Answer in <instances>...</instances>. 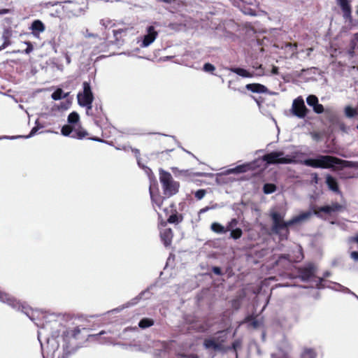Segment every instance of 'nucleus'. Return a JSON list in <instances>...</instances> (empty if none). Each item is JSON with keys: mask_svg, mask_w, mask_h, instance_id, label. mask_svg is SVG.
I'll return each instance as SVG.
<instances>
[{"mask_svg": "<svg viewBox=\"0 0 358 358\" xmlns=\"http://www.w3.org/2000/svg\"><path fill=\"white\" fill-rule=\"evenodd\" d=\"M303 155L299 151L285 155L282 151L271 152L265 155L262 159L268 164H303L313 168L329 169L338 164V159L329 155H320L315 159H300Z\"/></svg>", "mask_w": 358, "mask_h": 358, "instance_id": "f257e3e1", "label": "nucleus"}, {"mask_svg": "<svg viewBox=\"0 0 358 358\" xmlns=\"http://www.w3.org/2000/svg\"><path fill=\"white\" fill-rule=\"evenodd\" d=\"M270 215L273 220V232L280 234V236L286 238L288 234L287 227L307 220L311 215V213L306 212L301 213L287 222L284 221L285 215V210H284L278 211L276 208H273L271 210Z\"/></svg>", "mask_w": 358, "mask_h": 358, "instance_id": "f03ea898", "label": "nucleus"}, {"mask_svg": "<svg viewBox=\"0 0 358 358\" xmlns=\"http://www.w3.org/2000/svg\"><path fill=\"white\" fill-rule=\"evenodd\" d=\"M159 180L162 185L164 194L167 196L176 194L179 188V183L173 180L171 175L163 170H160Z\"/></svg>", "mask_w": 358, "mask_h": 358, "instance_id": "7ed1b4c3", "label": "nucleus"}, {"mask_svg": "<svg viewBox=\"0 0 358 358\" xmlns=\"http://www.w3.org/2000/svg\"><path fill=\"white\" fill-rule=\"evenodd\" d=\"M78 102L80 106L87 108V113L92 108V101L94 100L93 94L90 84L87 82L83 83V90L77 95Z\"/></svg>", "mask_w": 358, "mask_h": 358, "instance_id": "20e7f679", "label": "nucleus"}, {"mask_svg": "<svg viewBox=\"0 0 358 358\" xmlns=\"http://www.w3.org/2000/svg\"><path fill=\"white\" fill-rule=\"evenodd\" d=\"M61 133L64 136H71L77 139H83L88 135V133L80 125H64Z\"/></svg>", "mask_w": 358, "mask_h": 358, "instance_id": "39448f33", "label": "nucleus"}, {"mask_svg": "<svg viewBox=\"0 0 358 358\" xmlns=\"http://www.w3.org/2000/svg\"><path fill=\"white\" fill-rule=\"evenodd\" d=\"M158 36V31L153 25L146 27L145 33L142 36L138 38L137 43L141 48H147L150 45Z\"/></svg>", "mask_w": 358, "mask_h": 358, "instance_id": "423d86ee", "label": "nucleus"}, {"mask_svg": "<svg viewBox=\"0 0 358 358\" xmlns=\"http://www.w3.org/2000/svg\"><path fill=\"white\" fill-rule=\"evenodd\" d=\"M292 111L295 116L299 118H303L306 115L308 110L302 97L299 96L294 100L292 106Z\"/></svg>", "mask_w": 358, "mask_h": 358, "instance_id": "0eeeda50", "label": "nucleus"}, {"mask_svg": "<svg viewBox=\"0 0 358 358\" xmlns=\"http://www.w3.org/2000/svg\"><path fill=\"white\" fill-rule=\"evenodd\" d=\"M41 347L43 358H53L58 344L55 339H48L47 349H45L42 344Z\"/></svg>", "mask_w": 358, "mask_h": 358, "instance_id": "6e6552de", "label": "nucleus"}, {"mask_svg": "<svg viewBox=\"0 0 358 358\" xmlns=\"http://www.w3.org/2000/svg\"><path fill=\"white\" fill-rule=\"evenodd\" d=\"M29 29L31 31V34L36 38H40V34L45 31V27L42 21L40 20H35L32 22Z\"/></svg>", "mask_w": 358, "mask_h": 358, "instance_id": "1a4fd4ad", "label": "nucleus"}, {"mask_svg": "<svg viewBox=\"0 0 358 358\" xmlns=\"http://www.w3.org/2000/svg\"><path fill=\"white\" fill-rule=\"evenodd\" d=\"M0 301L3 303H6L9 306L13 307L14 308L20 309V307L22 308V311H24V307L22 306L18 301H17L14 298L9 296L8 294L5 292H2L0 291Z\"/></svg>", "mask_w": 358, "mask_h": 358, "instance_id": "9d476101", "label": "nucleus"}, {"mask_svg": "<svg viewBox=\"0 0 358 358\" xmlns=\"http://www.w3.org/2000/svg\"><path fill=\"white\" fill-rule=\"evenodd\" d=\"M25 314L34 321L37 326H43V324L38 322V320H43L46 317V315L38 310H24Z\"/></svg>", "mask_w": 358, "mask_h": 358, "instance_id": "9b49d317", "label": "nucleus"}, {"mask_svg": "<svg viewBox=\"0 0 358 358\" xmlns=\"http://www.w3.org/2000/svg\"><path fill=\"white\" fill-rule=\"evenodd\" d=\"M315 271V267L312 264H309L299 270V276L303 280H308L314 275Z\"/></svg>", "mask_w": 358, "mask_h": 358, "instance_id": "f8f14e48", "label": "nucleus"}, {"mask_svg": "<svg viewBox=\"0 0 358 358\" xmlns=\"http://www.w3.org/2000/svg\"><path fill=\"white\" fill-rule=\"evenodd\" d=\"M337 3L341 8L343 13V17L346 20H351V6L349 0H336Z\"/></svg>", "mask_w": 358, "mask_h": 358, "instance_id": "ddd939ff", "label": "nucleus"}, {"mask_svg": "<svg viewBox=\"0 0 358 358\" xmlns=\"http://www.w3.org/2000/svg\"><path fill=\"white\" fill-rule=\"evenodd\" d=\"M161 238L166 246L169 245L171 243L173 233L170 228H165L161 229L160 231Z\"/></svg>", "mask_w": 358, "mask_h": 358, "instance_id": "4468645a", "label": "nucleus"}, {"mask_svg": "<svg viewBox=\"0 0 358 358\" xmlns=\"http://www.w3.org/2000/svg\"><path fill=\"white\" fill-rule=\"evenodd\" d=\"M246 89L255 93H266L268 92V89L266 86L259 84V83H252L248 84L245 86Z\"/></svg>", "mask_w": 358, "mask_h": 358, "instance_id": "2eb2a0df", "label": "nucleus"}, {"mask_svg": "<svg viewBox=\"0 0 358 358\" xmlns=\"http://www.w3.org/2000/svg\"><path fill=\"white\" fill-rule=\"evenodd\" d=\"M254 168V163H250L246 164H242L237 166L235 168L230 169L227 170V173H243L247 171L249 169H252Z\"/></svg>", "mask_w": 358, "mask_h": 358, "instance_id": "dca6fc26", "label": "nucleus"}, {"mask_svg": "<svg viewBox=\"0 0 358 358\" xmlns=\"http://www.w3.org/2000/svg\"><path fill=\"white\" fill-rule=\"evenodd\" d=\"M341 206L338 204H334L332 206H326L320 208L318 210H315V214H320V213H325L330 214L332 212L337 210Z\"/></svg>", "mask_w": 358, "mask_h": 358, "instance_id": "f3484780", "label": "nucleus"}, {"mask_svg": "<svg viewBox=\"0 0 358 358\" xmlns=\"http://www.w3.org/2000/svg\"><path fill=\"white\" fill-rule=\"evenodd\" d=\"M150 194L152 203L155 204L159 208H160L163 203L164 199L161 196L154 194L152 189V185H150Z\"/></svg>", "mask_w": 358, "mask_h": 358, "instance_id": "a211bd4d", "label": "nucleus"}, {"mask_svg": "<svg viewBox=\"0 0 358 358\" xmlns=\"http://www.w3.org/2000/svg\"><path fill=\"white\" fill-rule=\"evenodd\" d=\"M326 182L330 189H331L334 192L338 191L337 182L333 177L328 175L326 178Z\"/></svg>", "mask_w": 358, "mask_h": 358, "instance_id": "6ab92c4d", "label": "nucleus"}, {"mask_svg": "<svg viewBox=\"0 0 358 358\" xmlns=\"http://www.w3.org/2000/svg\"><path fill=\"white\" fill-rule=\"evenodd\" d=\"M231 71L243 78H251L253 76L252 73H250L249 71L244 69L233 68L231 69Z\"/></svg>", "mask_w": 358, "mask_h": 358, "instance_id": "aec40b11", "label": "nucleus"}, {"mask_svg": "<svg viewBox=\"0 0 358 358\" xmlns=\"http://www.w3.org/2000/svg\"><path fill=\"white\" fill-rule=\"evenodd\" d=\"M69 96V93H64L60 88L57 89L51 95L52 99L57 101L66 98Z\"/></svg>", "mask_w": 358, "mask_h": 358, "instance_id": "412c9836", "label": "nucleus"}, {"mask_svg": "<svg viewBox=\"0 0 358 358\" xmlns=\"http://www.w3.org/2000/svg\"><path fill=\"white\" fill-rule=\"evenodd\" d=\"M316 356L315 351L311 348H305L301 354V358H316Z\"/></svg>", "mask_w": 358, "mask_h": 358, "instance_id": "4be33fe9", "label": "nucleus"}, {"mask_svg": "<svg viewBox=\"0 0 358 358\" xmlns=\"http://www.w3.org/2000/svg\"><path fill=\"white\" fill-rule=\"evenodd\" d=\"M211 229L217 234H224L227 231V229L217 222H214L211 224Z\"/></svg>", "mask_w": 358, "mask_h": 358, "instance_id": "5701e85b", "label": "nucleus"}, {"mask_svg": "<svg viewBox=\"0 0 358 358\" xmlns=\"http://www.w3.org/2000/svg\"><path fill=\"white\" fill-rule=\"evenodd\" d=\"M204 345L206 348H213L215 350H218L221 348L220 343L211 339L206 340L204 342Z\"/></svg>", "mask_w": 358, "mask_h": 358, "instance_id": "b1692460", "label": "nucleus"}, {"mask_svg": "<svg viewBox=\"0 0 358 358\" xmlns=\"http://www.w3.org/2000/svg\"><path fill=\"white\" fill-rule=\"evenodd\" d=\"M79 115L76 112H72L68 116V122L75 125L74 124H77L79 121Z\"/></svg>", "mask_w": 358, "mask_h": 358, "instance_id": "393cba45", "label": "nucleus"}, {"mask_svg": "<svg viewBox=\"0 0 358 358\" xmlns=\"http://www.w3.org/2000/svg\"><path fill=\"white\" fill-rule=\"evenodd\" d=\"M296 252V255L295 257H292L289 255H288L289 261L299 262L300 260H301L303 259V254L301 252L300 248H297V250Z\"/></svg>", "mask_w": 358, "mask_h": 358, "instance_id": "a878e982", "label": "nucleus"}, {"mask_svg": "<svg viewBox=\"0 0 358 358\" xmlns=\"http://www.w3.org/2000/svg\"><path fill=\"white\" fill-rule=\"evenodd\" d=\"M181 220L182 217L176 213L170 215L169 217L168 218V222L172 224L178 223Z\"/></svg>", "mask_w": 358, "mask_h": 358, "instance_id": "bb28decb", "label": "nucleus"}, {"mask_svg": "<svg viewBox=\"0 0 358 358\" xmlns=\"http://www.w3.org/2000/svg\"><path fill=\"white\" fill-rule=\"evenodd\" d=\"M345 113L347 117H352L357 113V112L355 108H353L350 106H347L345 108Z\"/></svg>", "mask_w": 358, "mask_h": 358, "instance_id": "cd10ccee", "label": "nucleus"}, {"mask_svg": "<svg viewBox=\"0 0 358 358\" xmlns=\"http://www.w3.org/2000/svg\"><path fill=\"white\" fill-rule=\"evenodd\" d=\"M306 101L309 106L314 107L318 103V99L315 95H310L307 97Z\"/></svg>", "mask_w": 358, "mask_h": 358, "instance_id": "c85d7f7f", "label": "nucleus"}, {"mask_svg": "<svg viewBox=\"0 0 358 358\" xmlns=\"http://www.w3.org/2000/svg\"><path fill=\"white\" fill-rule=\"evenodd\" d=\"M153 324V322L149 319H143L139 322V327L141 328H146L152 326Z\"/></svg>", "mask_w": 358, "mask_h": 358, "instance_id": "c756f323", "label": "nucleus"}, {"mask_svg": "<svg viewBox=\"0 0 358 358\" xmlns=\"http://www.w3.org/2000/svg\"><path fill=\"white\" fill-rule=\"evenodd\" d=\"M275 190V186L273 184H266L264 186V192L266 194H271Z\"/></svg>", "mask_w": 358, "mask_h": 358, "instance_id": "7c9ffc66", "label": "nucleus"}, {"mask_svg": "<svg viewBox=\"0 0 358 358\" xmlns=\"http://www.w3.org/2000/svg\"><path fill=\"white\" fill-rule=\"evenodd\" d=\"M242 235V231L241 229H232L231 231V236L234 239L239 238Z\"/></svg>", "mask_w": 358, "mask_h": 358, "instance_id": "2f4dec72", "label": "nucleus"}, {"mask_svg": "<svg viewBox=\"0 0 358 358\" xmlns=\"http://www.w3.org/2000/svg\"><path fill=\"white\" fill-rule=\"evenodd\" d=\"M332 288L337 291H342L349 293L350 292V291L347 287H345L340 284H334V286Z\"/></svg>", "mask_w": 358, "mask_h": 358, "instance_id": "473e14b6", "label": "nucleus"}, {"mask_svg": "<svg viewBox=\"0 0 358 358\" xmlns=\"http://www.w3.org/2000/svg\"><path fill=\"white\" fill-rule=\"evenodd\" d=\"M206 190L204 189H199L195 192V196L197 199H202L206 195Z\"/></svg>", "mask_w": 358, "mask_h": 358, "instance_id": "72a5a7b5", "label": "nucleus"}, {"mask_svg": "<svg viewBox=\"0 0 358 358\" xmlns=\"http://www.w3.org/2000/svg\"><path fill=\"white\" fill-rule=\"evenodd\" d=\"M126 31H127L126 29H120L114 30L113 34H114L115 37L117 39H118L119 36L120 37L123 34H125Z\"/></svg>", "mask_w": 358, "mask_h": 358, "instance_id": "f704fd0d", "label": "nucleus"}, {"mask_svg": "<svg viewBox=\"0 0 358 358\" xmlns=\"http://www.w3.org/2000/svg\"><path fill=\"white\" fill-rule=\"evenodd\" d=\"M203 70L206 72H212L215 70V66L209 63H206L203 66Z\"/></svg>", "mask_w": 358, "mask_h": 358, "instance_id": "c9c22d12", "label": "nucleus"}, {"mask_svg": "<svg viewBox=\"0 0 358 358\" xmlns=\"http://www.w3.org/2000/svg\"><path fill=\"white\" fill-rule=\"evenodd\" d=\"M313 110L317 113H322L323 112V110H324V108H323V106L322 104H320V103H317L313 107Z\"/></svg>", "mask_w": 358, "mask_h": 358, "instance_id": "e433bc0d", "label": "nucleus"}, {"mask_svg": "<svg viewBox=\"0 0 358 358\" xmlns=\"http://www.w3.org/2000/svg\"><path fill=\"white\" fill-rule=\"evenodd\" d=\"M24 43H25V44L27 45V48H26V49H25V50H24V52H25L26 54H29V53H30V52H31L33 51V50H34L33 45H32V44H31L30 42H29V41H26V42H24Z\"/></svg>", "mask_w": 358, "mask_h": 358, "instance_id": "4c0bfd02", "label": "nucleus"}, {"mask_svg": "<svg viewBox=\"0 0 358 358\" xmlns=\"http://www.w3.org/2000/svg\"><path fill=\"white\" fill-rule=\"evenodd\" d=\"M237 224V221L236 219L231 220V221L228 224L227 227V231L232 230L233 227H234Z\"/></svg>", "mask_w": 358, "mask_h": 358, "instance_id": "58836bf2", "label": "nucleus"}, {"mask_svg": "<svg viewBox=\"0 0 358 358\" xmlns=\"http://www.w3.org/2000/svg\"><path fill=\"white\" fill-rule=\"evenodd\" d=\"M285 48H289L291 50L292 54H294L296 49V44L292 45L291 43H288L285 45Z\"/></svg>", "mask_w": 358, "mask_h": 358, "instance_id": "ea45409f", "label": "nucleus"}, {"mask_svg": "<svg viewBox=\"0 0 358 358\" xmlns=\"http://www.w3.org/2000/svg\"><path fill=\"white\" fill-rule=\"evenodd\" d=\"M71 103L69 101H66L65 103H63L60 105L59 107V109L61 110H66L69 108Z\"/></svg>", "mask_w": 358, "mask_h": 358, "instance_id": "a19ab883", "label": "nucleus"}, {"mask_svg": "<svg viewBox=\"0 0 358 358\" xmlns=\"http://www.w3.org/2000/svg\"><path fill=\"white\" fill-rule=\"evenodd\" d=\"M38 129V126H36V127H35L32 128V129H31V131L30 134H29L28 136H25V138H29V137H31V136H34V135L37 132Z\"/></svg>", "mask_w": 358, "mask_h": 358, "instance_id": "79ce46f5", "label": "nucleus"}, {"mask_svg": "<svg viewBox=\"0 0 358 358\" xmlns=\"http://www.w3.org/2000/svg\"><path fill=\"white\" fill-rule=\"evenodd\" d=\"M351 258L355 261H358V252L353 251L350 253Z\"/></svg>", "mask_w": 358, "mask_h": 358, "instance_id": "37998d69", "label": "nucleus"}, {"mask_svg": "<svg viewBox=\"0 0 358 358\" xmlns=\"http://www.w3.org/2000/svg\"><path fill=\"white\" fill-rule=\"evenodd\" d=\"M2 45H3V48H5L6 47H8V45H10V41L9 38H6V40H3V43Z\"/></svg>", "mask_w": 358, "mask_h": 358, "instance_id": "c03bdc74", "label": "nucleus"}, {"mask_svg": "<svg viewBox=\"0 0 358 358\" xmlns=\"http://www.w3.org/2000/svg\"><path fill=\"white\" fill-rule=\"evenodd\" d=\"M258 69L259 70V71L256 73V76H262L265 74L264 71L262 70V65L259 66Z\"/></svg>", "mask_w": 358, "mask_h": 358, "instance_id": "a18cd8bd", "label": "nucleus"}, {"mask_svg": "<svg viewBox=\"0 0 358 358\" xmlns=\"http://www.w3.org/2000/svg\"><path fill=\"white\" fill-rule=\"evenodd\" d=\"M214 208V207H213V208H210V207H208V206L205 207V208H201V209L199 210V214L204 213L207 212L208 210H210V209H211V208Z\"/></svg>", "mask_w": 358, "mask_h": 358, "instance_id": "49530a36", "label": "nucleus"}, {"mask_svg": "<svg viewBox=\"0 0 358 358\" xmlns=\"http://www.w3.org/2000/svg\"><path fill=\"white\" fill-rule=\"evenodd\" d=\"M271 73L277 75L278 73V68L277 66H273Z\"/></svg>", "mask_w": 358, "mask_h": 358, "instance_id": "de8ad7c7", "label": "nucleus"}, {"mask_svg": "<svg viewBox=\"0 0 358 358\" xmlns=\"http://www.w3.org/2000/svg\"><path fill=\"white\" fill-rule=\"evenodd\" d=\"M213 271L215 273L219 275L221 273V269L219 267H214Z\"/></svg>", "mask_w": 358, "mask_h": 358, "instance_id": "09e8293b", "label": "nucleus"}, {"mask_svg": "<svg viewBox=\"0 0 358 358\" xmlns=\"http://www.w3.org/2000/svg\"><path fill=\"white\" fill-rule=\"evenodd\" d=\"M9 13V10L8 9H1L0 10V15H5V14H7Z\"/></svg>", "mask_w": 358, "mask_h": 358, "instance_id": "8fccbe9b", "label": "nucleus"}, {"mask_svg": "<svg viewBox=\"0 0 358 358\" xmlns=\"http://www.w3.org/2000/svg\"><path fill=\"white\" fill-rule=\"evenodd\" d=\"M20 137H22V136H3V137H1V138L15 139V138H20Z\"/></svg>", "mask_w": 358, "mask_h": 358, "instance_id": "3c124183", "label": "nucleus"}, {"mask_svg": "<svg viewBox=\"0 0 358 358\" xmlns=\"http://www.w3.org/2000/svg\"><path fill=\"white\" fill-rule=\"evenodd\" d=\"M2 38H3V40H6V38H9L8 33L7 31H5L3 34Z\"/></svg>", "mask_w": 358, "mask_h": 358, "instance_id": "603ef678", "label": "nucleus"}, {"mask_svg": "<svg viewBox=\"0 0 358 358\" xmlns=\"http://www.w3.org/2000/svg\"><path fill=\"white\" fill-rule=\"evenodd\" d=\"M245 14H247V15H254L255 13L250 10H245L243 11Z\"/></svg>", "mask_w": 358, "mask_h": 358, "instance_id": "864d4df0", "label": "nucleus"}, {"mask_svg": "<svg viewBox=\"0 0 358 358\" xmlns=\"http://www.w3.org/2000/svg\"><path fill=\"white\" fill-rule=\"evenodd\" d=\"M317 180H318V177H317V175H315V176H314V181H315V182H317Z\"/></svg>", "mask_w": 358, "mask_h": 358, "instance_id": "5fc2aeb1", "label": "nucleus"}, {"mask_svg": "<svg viewBox=\"0 0 358 358\" xmlns=\"http://www.w3.org/2000/svg\"><path fill=\"white\" fill-rule=\"evenodd\" d=\"M41 334V332L38 331V340L40 341H41V340H40Z\"/></svg>", "mask_w": 358, "mask_h": 358, "instance_id": "6e6d98bb", "label": "nucleus"}, {"mask_svg": "<svg viewBox=\"0 0 358 358\" xmlns=\"http://www.w3.org/2000/svg\"><path fill=\"white\" fill-rule=\"evenodd\" d=\"M85 36L86 37H87V36H91V34H89V33H87V31H86V34H85Z\"/></svg>", "mask_w": 358, "mask_h": 358, "instance_id": "4d7b16f0", "label": "nucleus"}, {"mask_svg": "<svg viewBox=\"0 0 358 358\" xmlns=\"http://www.w3.org/2000/svg\"><path fill=\"white\" fill-rule=\"evenodd\" d=\"M66 62L67 63H70V58L69 56H66Z\"/></svg>", "mask_w": 358, "mask_h": 358, "instance_id": "13d9d810", "label": "nucleus"}, {"mask_svg": "<svg viewBox=\"0 0 358 358\" xmlns=\"http://www.w3.org/2000/svg\"><path fill=\"white\" fill-rule=\"evenodd\" d=\"M3 49H5V48H3V45H1L0 46V51H1V50H3Z\"/></svg>", "mask_w": 358, "mask_h": 358, "instance_id": "bf43d9fd", "label": "nucleus"}, {"mask_svg": "<svg viewBox=\"0 0 358 358\" xmlns=\"http://www.w3.org/2000/svg\"><path fill=\"white\" fill-rule=\"evenodd\" d=\"M354 240L358 243V236Z\"/></svg>", "mask_w": 358, "mask_h": 358, "instance_id": "052dcab7", "label": "nucleus"}, {"mask_svg": "<svg viewBox=\"0 0 358 358\" xmlns=\"http://www.w3.org/2000/svg\"><path fill=\"white\" fill-rule=\"evenodd\" d=\"M92 140H94V141H99V139L96 138H92Z\"/></svg>", "mask_w": 358, "mask_h": 358, "instance_id": "680f3d73", "label": "nucleus"}, {"mask_svg": "<svg viewBox=\"0 0 358 358\" xmlns=\"http://www.w3.org/2000/svg\"><path fill=\"white\" fill-rule=\"evenodd\" d=\"M234 350L236 349V344H234Z\"/></svg>", "mask_w": 358, "mask_h": 358, "instance_id": "e2e57ef3", "label": "nucleus"}, {"mask_svg": "<svg viewBox=\"0 0 358 358\" xmlns=\"http://www.w3.org/2000/svg\"><path fill=\"white\" fill-rule=\"evenodd\" d=\"M189 358H196L194 355H192Z\"/></svg>", "mask_w": 358, "mask_h": 358, "instance_id": "0e129e2a", "label": "nucleus"}, {"mask_svg": "<svg viewBox=\"0 0 358 358\" xmlns=\"http://www.w3.org/2000/svg\"><path fill=\"white\" fill-rule=\"evenodd\" d=\"M308 50V53H309L310 52H311V51H312V49H311V48H309Z\"/></svg>", "mask_w": 358, "mask_h": 358, "instance_id": "69168bd1", "label": "nucleus"}, {"mask_svg": "<svg viewBox=\"0 0 358 358\" xmlns=\"http://www.w3.org/2000/svg\"><path fill=\"white\" fill-rule=\"evenodd\" d=\"M357 129H358V125H357Z\"/></svg>", "mask_w": 358, "mask_h": 358, "instance_id": "338daca9", "label": "nucleus"}]
</instances>
